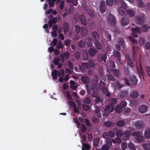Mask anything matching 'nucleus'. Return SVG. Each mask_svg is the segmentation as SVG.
<instances>
[{
    "instance_id": "nucleus-55",
    "label": "nucleus",
    "mask_w": 150,
    "mask_h": 150,
    "mask_svg": "<svg viewBox=\"0 0 150 150\" xmlns=\"http://www.w3.org/2000/svg\"><path fill=\"white\" fill-rule=\"evenodd\" d=\"M108 132V135L109 137L111 138H113L115 137V134L114 132L111 130L110 131Z\"/></svg>"
},
{
    "instance_id": "nucleus-35",
    "label": "nucleus",
    "mask_w": 150,
    "mask_h": 150,
    "mask_svg": "<svg viewBox=\"0 0 150 150\" xmlns=\"http://www.w3.org/2000/svg\"><path fill=\"white\" fill-rule=\"evenodd\" d=\"M78 0H67L66 2L67 3H69L71 2L74 6H76L77 4Z\"/></svg>"
},
{
    "instance_id": "nucleus-38",
    "label": "nucleus",
    "mask_w": 150,
    "mask_h": 150,
    "mask_svg": "<svg viewBox=\"0 0 150 150\" xmlns=\"http://www.w3.org/2000/svg\"><path fill=\"white\" fill-rule=\"evenodd\" d=\"M103 124L105 126L108 127H111L113 125L112 123L109 121L104 122L103 123Z\"/></svg>"
},
{
    "instance_id": "nucleus-3",
    "label": "nucleus",
    "mask_w": 150,
    "mask_h": 150,
    "mask_svg": "<svg viewBox=\"0 0 150 150\" xmlns=\"http://www.w3.org/2000/svg\"><path fill=\"white\" fill-rule=\"evenodd\" d=\"M142 134L141 132H133L132 135L133 136H135V139L138 142H143L144 140V137L142 135Z\"/></svg>"
},
{
    "instance_id": "nucleus-56",
    "label": "nucleus",
    "mask_w": 150,
    "mask_h": 150,
    "mask_svg": "<svg viewBox=\"0 0 150 150\" xmlns=\"http://www.w3.org/2000/svg\"><path fill=\"white\" fill-rule=\"evenodd\" d=\"M71 42V40L69 39L66 40L64 41V44L67 46H69Z\"/></svg>"
},
{
    "instance_id": "nucleus-1",
    "label": "nucleus",
    "mask_w": 150,
    "mask_h": 150,
    "mask_svg": "<svg viewBox=\"0 0 150 150\" xmlns=\"http://www.w3.org/2000/svg\"><path fill=\"white\" fill-rule=\"evenodd\" d=\"M124 79L125 81L126 84L128 86L131 84L132 86H135L136 85L137 82V80L136 77L134 75L131 76L129 78V82L128 79L127 78H125Z\"/></svg>"
},
{
    "instance_id": "nucleus-49",
    "label": "nucleus",
    "mask_w": 150,
    "mask_h": 150,
    "mask_svg": "<svg viewBox=\"0 0 150 150\" xmlns=\"http://www.w3.org/2000/svg\"><path fill=\"white\" fill-rule=\"evenodd\" d=\"M127 63L130 67L133 68L134 67V64L132 61L129 58L127 60Z\"/></svg>"
},
{
    "instance_id": "nucleus-8",
    "label": "nucleus",
    "mask_w": 150,
    "mask_h": 150,
    "mask_svg": "<svg viewBox=\"0 0 150 150\" xmlns=\"http://www.w3.org/2000/svg\"><path fill=\"white\" fill-rule=\"evenodd\" d=\"M132 35L134 37H136L138 36L137 33H141L142 30L138 27L132 28Z\"/></svg>"
},
{
    "instance_id": "nucleus-14",
    "label": "nucleus",
    "mask_w": 150,
    "mask_h": 150,
    "mask_svg": "<svg viewBox=\"0 0 150 150\" xmlns=\"http://www.w3.org/2000/svg\"><path fill=\"white\" fill-rule=\"evenodd\" d=\"M79 19L81 23L84 25H87V22L86 19L84 16L81 15L79 16Z\"/></svg>"
},
{
    "instance_id": "nucleus-24",
    "label": "nucleus",
    "mask_w": 150,
    "mask_h": 150,
    "mask_svg": "<svg viewBox=\"0 0 150 150\" xmlns=\"http://www.w3.org/2000/svg\"><path fill=\"white\" fill-rule=\"evenodd\" d=\"M57 71L56 69H54L52 71V76L53 79L55 80L57 79Z\"/></svg>"
},
{
    "instance_id": "nucleus-39",
    "label": "nucleus",
    "mask_w": 150,
    "mask_h": 150,
    "mask_svg": "<svg viewBox=\"0 0 150 150\" xmlns=\"http://www.w3.org/2000/svg\"><path fill=\"white\" fill-rule=\"evenodd\" d=\"M128 147L130 149L132 150H136V148L135 146L132 143H129L128 144Z\"/></svg>"
},
{
    "instance_id": "nucleus-36",
    "label": "nucleus",
    "mask_w": 150,
    "mask_h": 150,
    "mask_svg": "<svg viewBox=\"0 0 150 150\" xmlns=\"http://www.w3.org/2000/svg\"><path fill=\"white\" fill-rule=\"evenodd\" d=\"M107 79L108 80L110 81H115L116 80L115 78L112 75H108L107 76Z\"/></svg>"
},
{
    "instance_id": "nucleus-43",
    "label": "nucleus",
    "mask_w": 150,
    "mask_h": 150,
    "mask_svg": "<svg viewBox=\"0 0 150 150\" xmlns=\"http://www.w3.org/2000/svg\"><path fill=\"white\" fill-rule=\"evenodd\" d=\"M56 48L57 49H62L63 48L62 42L61 41H59L58 44L56 46Z\"/></svg>"
},
{
    "instance_id": "nucleus-47",
    "label": "nucleus",
    "mask_w": 150,
    "mask_h": 150,
    "mask_svg": "<svg viewBox=\"0 0 150 150\" xmlns=\"http://www.w3.org/2000/svg\"><path fill=\"white\" fill-rule=\"evenodd\" d=\"M82 146L85 148L86 150H90L91 148V146L88 144L86 143H84L82 144Z\"/></svg>"
},
{
    "instance_id": "nucleus-64",
    "label": "nucleus",
    "mask_w": 150,
    "mask_h": 150,
    "mask_svg": "<svg viewBox=\"0 0 150 150\" xmlns=\"http://www.w3.org/2000/svg\"><path fill=\"white\" fill-rule=\"evenodd\" d=\"M146 69L148 76L150 77V67L149 66H147L146 67Z\"/></svg>"
},
{
    "instance_id": "nucleus-12",
    "label": "nucleus",
    "mask_w": 150,
    "mask_h": 150,
    "mask_svg": "<svg viewBox=\"0 0 150 150\" xmlns=\"http://www.w3.org/2000/svg\"><path fill=\"white\" fill-rule=\"evenodd\" d=\"M125 13L126 15L130 17H134L135 14L134 11L132 9L126 10Z\"/></svg>"
},
{
    "instance_id": "nucleus-2",
    "label": "nucleus",
    "mask_w": 150,
    "mask_h": 150,
    "mask_svg": "<svg viewBox=\"0 0 150 150\" xmlns=\"http://www.w3.org/2000/svg\"><path fill=\"white\" fill-rule=\"evenodd\" d=\"M114 110V106L113 104H110L106 105L103 110V115L105 116H108L109 113L112 112Z\"/></svg>"
},
{
    "instance_id": "nucleus-22",
    "label": "nucleus",
    "mask_w": 150,
    "mask_h": 150,
    "mask_svg": "<svg viewBox=\"0 0 150 150\" xmlns=\"http://www.w3.org/2000/svg\"><path fill=\"white\" fill-rule=\"evenodd\" d=\"M144 135L146 138L148 139L150 138V128H147L145 130Z\"/></svg>"
},
{
    "instance_id": "nucleus-30",
    "label": "nucleus",
    "mask_w": 150,
    "mask_h": 150,
    "mask_svg": "<svg viewBox=\"0 0 150 150\" xmlns=\"http://www.w3.org/2000/svg\"><path fill=\"white\" fill-rule=\"evenodd\" d=\"M94 44L97 49L98 50H100L101 49V45L98 40L95 41L94 42Z\"/></svg>"
},
{
    "instance_id": "nucleus-27",
    "label": "nucleus",
    "mask_w": 150,
    "mask_h": 150,
    "mask_svg": "<svg viewBox=\"0 0 150 150\" xmlns=\"http://www.w3.org/2000/svg\"><path fill=\"white\" fill-rule=\"evenodd\" d=\"M91 35L92 37L95 40V41L98 40H99V35L96 32L94 31L92 32Z\"/></svg>"
},
{
    "instance_id": "nucleus-21",
    "label": "nucleus",
    "mask_w": 150,
    "mask_h": 150,
    "mask_svg": "<svg viewBox=\"0 0 150 150\" xmlns=\"http://www.w3.org/2000/svg\"><path fill=\"white\" fill-rule=\"evenodd\" d=\"M139 93L137 91H134L130 94V96L133 98H137L139 96Z\"/></svg>"
},
{
    "instance_id": "nucleus-40",
    "label": "nucleus",
    "mask_w": 150,
    "mask_h": 150,
    "mask_svg": "<svg viewBox=\"0 0 150 150\" xmlns=\"http://www.w3.org/2000/svg\"><path fill=\"white\" fill-rule=\"evenodd\" d=\"M125 124V122L122 120L116 122V125L120 127H122L124 126Z\"/></svg>"
},
{
    "instance_id": "nucleus-44",
    "label": "nucleus",
    "mask_w": 150,
    "mask_h": 150,
    "mask_svg": "<svg viewBox=\"0 0 150 150\" xmlns=\"http://www.w3.org/2000/svg\"><path fill=\"white\" fill-rule=\"evenodd\" d=\"M99 142V138H97L94 139L93 141V145L96 147L98 146Z\"/></svg>"
},
{
    "instance_id": "nucleus-62",
    "label": "nucleus",
    "mask_w": 150,
    "mask_h": 150,
    "mask_svg": "<svg viewBox=\"0 0 150 150\" xmlns=\"http://www.w3.org/2000/svg\"><path fill=\"white\" fill-rule=\"evenodd\" d=\"M59 61L60 60L59 58L55 57L54 58L53 60L54 64L55 65H57L58 64Z\"/></svg>"
},
{
    "instance_id": "nucleus-23",
    "label": "nucleus",
    "mask_w": 150,
    "mask_h": 150,
    "mask_svg": "<svg viewBox=\"0 0 150 150\" xmlns=\"http://www.w3.org/2000/svg\"><path fill=\"white\" fill-rule=\"evenodd\" d=\"M112 72L113 73L114 75L117 77H119L120 75V71L119 69H112Z\"/></svg>"
},
{
    "instance_id": "nucleus-42",
    "label": "nucleus",
    "mask_w": 150,
    "mask_h": 150,
    "mask_svg": "<svg viewBox=\"0 0 150 150\" xmlns=\"http://www.w3.org/2000/svg\"><path fill=\"white\" fill-rule=\"evenodd\" d=\"M139 49V47H137L135 46H132V49L133 50V52L134 53V55H133V59L134 60L135 59V58H136V57L135 56V53L136 52V50H138Z\"/></svg>"
},
{
    "instance_id": "nucleus-9",
    "label": "nucleus",
    "mask_w": 150,
    "mask_h": 150,
    "mask_svg": "<svg viewBox=\"0 0 150 150\" xmlns=\"http://www.w3.org/2000/svg\"><path fill=\"white\" fill-rule=\"evenodd\" d=\"M135 126L137 129H140L143 128L144 126V122L141 121H138L135 123Z\"/></svg>"
},
{
    "instance_id": "nucleus-15",
    "label": "nucleus",
    "mask_w": 150,
    "mask_h": 150,
    "mask_svg": "<svg viewBox=\"0 0 150 150\" xmlns=\"http://www.w3.org/2000/svg\"><path fill=\"white\" fill-rule=\"evenodd\" d=\"M148 107L145 105H141L139 108V112L141 113H144L146 111Z\"/></svg>"
},
{
    "instance_id": "nucleus-4",
    "label": "nucleus",
    "mask_w": 150,
    "mask_h": 150,
    "mask_svg": "<svg viewBox=\"0 0 150 150\" xmlns=\"http://www.w3.org/2000/svg\"><path fill=\"white\" fill-rule=\"evenodd\" d=\"M139 67H140V71H139V68L138 67V64H137V61H136V65L137 67V69H138V72L139 74V76L140 77H141V74L142 76L143 77H144V72L143 71V67H142V66L141 64V55H139Z\"/></svg>"
},
{
    "instance_id": "nucleus-50",
    "label": "nucleus",
    "mask_w": 150,
    "mask_h": 150,
    "mask_svg": "<svg viewBox=\"0 0 150 150\" xmlns=\"http://www.w3.org/2000/svg\"><path fill=\"white\" fill-rule=\"evenodd\" d=\"M106 143L109 147L110 146L112 145V142L111 139L109 138H107L106 139Z\"/></svg>"
},
{
    "instance_id": "nucleus-52",
    "label": "nucleus",
    "mask_w": 150,
    "mask_h": 150,
    "mask_svg": "<svg viewBox=\"0 0 150 150\" xmlns=\"http://www.w3.org/2000/svg\"><path fill=\"white\" fill-rule=\"evenodd\" d=\"M82 107L83 109L85 111H88L90 109L89 106L88 105L85 104L82 105Z\"/></svg>"
},
{
    "instance_id": "nucleus-11",
    "label": "nucleus",
    "mask_w": 150,
    "mask_h": 150,
    "mask_svg": "<svg viewBox=\"0 0 150 150\" xmlns=\"http://www.w3.org/2000/svg\"><path fill=\"white\" fill-rule=\"evenodd\" d=\"M106 7L105 5V2L104 1H102L100 5V10L102 13L105 12Z\"/></svg>"
},
{
    "instance_id": "nucleus-51",
    "label": "nucleus",
    "mask_w": 150,
    "mask_h": 150,
    "mask_svg": "<svg viewBox=\"0 0 150 150\" xmlns=\"http://www.w3.org/2000/svg\"><path fill=\"white\" fill-rule=\"evenodd\" d=\"M109 148V146L107 144H105L103 145L101 149V150H108Z\"/></svg>"
},
{
    "instance_id": "nucleus-63",
    "label": "nucleus",
    "mask_w": 150,
    "mask_h": 150,
    "mask_svg": "<svg viewBox=\"0 0 150 150\" xmlns=\"http://www.w3.org/2000/svg\"><path fill=\"white\" fill-rule=\"evenodd\" d=\"M121 147L122 150H125L127 148V144L125 142L122 143L121 144Z\"/></svg>"
},
{
    "instance_id": "nucleus-5",
    "label": "nucleus",
    "mask_w": 150,
    "mask_h": 150,
    "mask_svg": "<svg viewBox=\"0 0 150 150\" xmlns=\"http://www.w3.org/2000/svg\"><path fill=\"white\" fill-rule=\"evenodd\" d=\"M145 15L142 14L141 16H137L135 18L136 23L139 25H141L144 23Z\"/></svg>"
},
{
    "instance_id": "nucleus-32",
    "label": "nucleus",
    "mask_w": 150,
    "mask_h": 150,
    "mask_svg": "<svg viewBox=\"0 0 150 150\" xmlns=\"http://www.w3.org/2000/svg\"><path fill=\"white\" fill-rule=\"evenodd\" d=\"M58 75L59 77L64 76V71L63 69H61L57 71Z\"/></svg>"
},
{
    "instance_id": "nucleus-10",
    "label": "nucleus",
    "mask_w": 150,
    "mask_h": 150,
    "mask_svg": "<svg viewBox=\"0 0 150 150\" xmlns=\"http://www.w3.org/2000/svg\"><path fill=\"white\" fill-rule=\"evenodd\" d=\"M129 18L126 17H123L120 21L121 25L123 26L127 25L129 24Z\"/></svg>"
},
{
    "instance_id": "nucleus-45",
    "label": "nucleus",
    "mask_w": 150,
    "mask_h": 150,
    "mask_svg": "<svg viewBox=\"0 0 150 150\" xmlns=\"http://www.w3.org/2000/svg\"><path fill=\"white\" fill-rule=\"evenodd\" d=\"M143 147L144 149L148 150L150 149V144H149L145 143L143 145Z\"/></svg>"
},
{
    "instance_id": "nucleus-41",
    "label": "nucleus",
    "mask_w": 150,
    "mask_h": 150,
    "mask_svg": "<svg viewBox=\"0 0 150 150\" xmlns=\"http://www.w3.org/2000/svg\"><path fill=\"white\" fill-rule=\"evenodd\" d=\"M120 2L121 3V6L123 8L126 9L127 8V4L123 0H121L120 1Z\"/></svg>"
},
{
    "instance_id": "nucleus-29",
    "label": "nucleus",
    "mask_w": 150,
    "mask_h": 150,
    "mask_svg": "<svg viewBox=\"0 0 150 150\" xmlns=\"http://www.w3.org/2000/svg\"><path fill=\"white\" fill-rule=\"evenodd\" d=\"M122 108L121 106V105H118L116 106L115 108V110L116 112L120 113L122 111Z\"/></svg>"
},
{
    "instance_id": "nucleus-17",
    "label": "nucleus",
    "mask_w": 150,
    "mask_h": 150,
    "mask_svg": "<svg viewBox=\"0 0 150 150\" xmlns=\"http://www.w3.org/2000/svg\"><path fill=\"white\" fill-rule=\"evenodd\" d=\"M97 52V50L93 48H90L88 51V53L90 56H93L95 55Z\"/></svg>"
},
{
    "instance_id": "nucleus-16",
    "label": "nucleus",
    "mask_w": 150,
    "mask_h": 150,
    "mask_svg": "<svg viewBox=\"0 0 150 150\" xmlns=\"http://www.w3.org/2000/svg\"><path fill=\"white\" fill-rule=\"evenodd\" d=\"M63 28L64 30L63 32L64 34L67 33L69 29V24L67 22L64 23L63 25Z\"/></svg>"
},
{
    "instance_id": "nucleus-26",
    "label": "nucleus",
    "mask_w": 150,
    "mask_h": 150,
    "mask_svg": "<svg viewBox=\"0 0 150 150\" xmlns=\"http://www.w3.org/2000/svg\"><path fill=\"white\" fill-rule=\"evenodd\" d=\"M114 56L117 58V60L118 62H120V54L119 52L118 51H115L114 52Z\"/></svg>"
},
{
    "instance_id": "nucleus-48",
    "label": "nucleus",
    "mask_w": 150,
    "mask_h": 150,
    "mask_svg": "<svg viewBox=\"0 0 150 150\" xmlns=\"http://www.w3.org/2000/svg\"><path fill=\"white\" fill-rule=\"evenodd\" d=\"M118 42L120 44V45L123 46L125 45V42L124 40L122 38H120L119 39Z\"/></svg>"
},
{
    "instance_id": "nucleus-20",
    "label": "nucleus",
    "mask_w": 150,
    "mask_h": 150,
    "mask_svg": "<svg viewBox=\"0 0 150 150\" xmlns=\"http://www.w3.org/2000/svg\"><path fill=\"white\" fill-rule=\"evenodd\" d=\"M88 31L87 29L84 27H82L81 29V33L83 37L85 36L87 34Z\"/></svg>"
},
{
    "instance_id": "nucleus-6",
    "label": "nucleus",
    "mask_w": 150,
    "mask_h": 150,
    "mask_svg": "<svg viewBox=\"0 0 150 150\" xmlns=\"http://www.w3.org/2000/svg\"><path fill=\"white\" fill-rule=\"evenodd\" d=\"M107 57V53L105 52L103 54L99 53L98 54L97 59L99 62H101L103 61L105 63L106 61Z\"/></svg>"
},
{
    "instance_id": "nucleus-53",
    "label": "nucleus",
    "mask_w": 150,
    "mask_h": 150,
    "mask_svg": "<svg viewBox=\"0 0 150 150\" xmlns=\"http://www.w3.org/2000/svg\"><path fill=\"white\" fill-rule=\"evenodd\" d=\"M142 31L143 32H145L147 31L148 30V27L146 25H144L142 27Z\"/></svg>"
},
{
    "instance_id": "nucleus-46",
    "label": "nucleus",
    "mask_w": 150,
    "mask_h": 150,
    "mask_svg": "<svg viewBox=\"0 0 150 150\" xmlns=\"http://www.w3.org/2000/svg\"><path fill=\"white\" fill-rule=\"evenodd\" d=\"M137 6L139 7L142 8L144 6V3L141 0H138L137 1Z\"/></svg>"
},
{
    "instance_id": "nucleus-59",
    "label": "nucleus",
    "mask_w": 150,
    "mask_h": 150,
    "mask_svg": "<svg viewBox=\"0 0 150 150\" xmlns=\"http://www.w3.org/2000/svg\"><path fill=\"white\" fill-rule=\"evenodd\" d=\"M127 105V103L124 100H123L122 101L120 104V105H121V106L123 108L125 107Z\"/></svg>"
},
{
    "instance_id": "nucleus-19",
    "label": "nucleus",
    "mask_w": 150,
    "mask_h": 150,
    "mask_svg": "<svg viewBox=\"0 0 150 150\" xmlns=\"http://www.w3.org/2000/svg\"><path fill=\"white\" fill-rule=\"evenodd\" d=\"M114 1L115 4H118V0H114ZM106 2L108 6H112L113 4V0H106Z\"/></svg>"
},
{
    "instance_id": "nucleus-33",
    "label": "nucleus",
    "mask_w": 150,
    "mask_h": 150,
    "mask_svg": "<svg viewBox=\"0 0 150 150\" xmlns=\"http://www.w3.org/2000/svg\"><path fill=\"white\" fill-rule=\"evenodd\" d=\"M124 132L122 130H119L116 132V135L118 137H121L123 135Z\"/></svg>"
},
{
    "instance_id": "nucleus-34",
    "label": "nucleus",
    "mask_w": 150,
    "mask_h": 150,
    "mask_svg": "<svg viewBox=\"0 0 150 150\" xmlns=\"http://www.w3.org/2000/svg\"><path fill=\"white\" fill-rule=\"evenodd\" d=\"M130 103L132 106H135L138 104L139 102L138 100L133 99L130 101Z\"/></svg>"
},
{
    "instance_id": "nucleus-31",
    "label": "nucleus",
    "mask_w": 150,
    "mask_h": 150,
    "mask_svg": "<svg viewBox=\"0 0 150 150\" xmlns=\"http://www.w3.org/2000/svg\"><path fill=\"white\" fill-rule=\"evenodd\" d=\"M125 9L123 8L122 7H120L118 9V11L120 14L121 15H123L125 14Z\"/></svg>"
},
{
    "instance_id": "nucleus-54",
    "label": "nucleus",
    "mask_w": 150,
    "mask_h": 150,
    "mask_svg": "<svg viewBox=\"0 0 150 150\" xmlns=\"http://www.w3.org/2000/svg\"><path fill=\"white\" fill-rule=\"evenodd\" d=\"M105 84L102 81H100L99 83V87L100 90H102L105 87Z\"/></svg>"
},
{
    "instance_id": "nucleus-57",
    "label": "nucleus",
    "mask_w": 150,
    "mask_h": 150,
    "mask_svg": "<svg viewBox=\"0 0 150 150\" xmlns=\"http://www.w3.org/2000/svg\"><path fill=\"white\" fill-rule=\"evenodd\" d=\"M140 45H143L145 43V40L143 38H140L139 41H138Z\"/></svg>"
},
{
    "instance_id": "nucleus-60",
    "label": "nucleus",
    "mask_w": 150,
    "mask_h": 150,
    "mask_svg": "<svg viewBox=\"0 0 150 150\" xmlns=\"http://www.w3.org/2000/svg\"><path fill=\"white\" fill-rule=\"evenodd\" d=\"M93 122L95 124H98V120L96 117H93L92 118Z\"/></svg>"
},
{
    "instance_id": "nucleus-25",
    "label": "nucleus",
    "mask_w": 150,
    "mask_h": 150,
    "mask_svg": "<svg viewBox=\"0 0 150 150\" xmlns=\"http://www.w3.org/2000/svg\"><path fill=\"white\" fill-rule=\"evenodd\" d=\"M94 66V64L93 63V61L92 60H89L88 62V63H87L86 67L87 69H89Z\"/></svg>"
},
{
    "instance_id": "nucleus-13",
    "label": "nucleus",
    "mask_w": 150,
    "mask_h": 150,
    "mask_svg": "<svg viewBox=\"0 0 150 150\" xmlns=\"http://www.w3.org/2000/svg\"><path fill=\"white\" fill-rule=\"evenodd\" d=\"M81 80L83 83L88 84L90 82V79L88 76H83L81 77Z\"/></svg>"
},
{
    "instance_id": "nucleus-61",
    "label": "nucleus",
    "mask_w": 150,
    "mask_h": 150,
    "mask_svg": "<svg viewBox=\"0 0 150 150\" xmlns=\"http://www.w3.org/2000/svg\"><path fill=\"white\" fill-rule=\"evenodd\" d=\"M130 40L132 43L134 44H136L137 42V41L134 39L133 38L132 36H129V37Z\"/></svg>"
},
{
    "instance_id": "nucleus-37",
    "label": "nucleus",
    "mask_w": 150,
    "mask_h": 150,
    "mask_svg": "<svg viewBox=\"0 0 150 150\" xmlns=\"http://www.w3.org/2000/svg\"><path fill=\"white\" fill-rule=\"evenodd\" d=\"M79 46L81 48L84 47L85 46V42L83 40H80L78 44Z\"/></svg>"
},
{
    "instance_id": "nucleus-28",
    "label": "nucleus",
    "mask_w": 150,
    "mask_h": 150,
    "mask_svg": "<svg viewBox=\"0 0 150 150\" xmlns=\"http://www.w3.org/2000/svg\"><path fill=\"white\" fill-rule=\"evenodd\" d=\"M91 90L92 91L96 92L98 91V88L96 83H93L91 86Z\"/></svg>"
},
{
    "instance_id": "nucleus-18",
    "label": "nucleus",
    "mask_w": 150,
    "mask_h": 150,
    "mask_svg": "<svg viewBox=\"0 0 150 150\" xmlns=\"http://www.w3.org/2000/svg\"><path fill=\"white\" fill-rule=\"evenodd\" d=\"M57 21V18L54 17L52 19H50L48 21V23L49 25L50 28H51L53 24L56 23Z\"/></svg>"
},
{
    "instance_id": "nucleus-58",
    "label": "nucleus",
    "mask_w": 150,
    "mask_h": 150,
    "mask_svg": "<svg viewBox=\"0 0 150 150\" xmlns=\"http://www.w3.org/2000/svg\"><path fill=\"white\" fill-rule=\"evenodd\" d=\"M70 55L69 53L68 52H66L63 54V56L65 59H67L69 58Z\"/></svg>"
},
{
    "instance_id": "nucleus-7",
    "label": "nucleus",
    "mask_w": 150,
    "mask_h": 150,
    "mask_svg": "<svg viewBox=\"0 0 150 150\" xmlns=\"http://www.w3.org/2000/svg\"><path fill=\"white\" fill-rule=\"evenodd\" d=\"M108 18L111 25L112 26L115 25L116 22V19L115 17L112 14L110 13L109 14Z\"/></svg>"
}]
</instances>
